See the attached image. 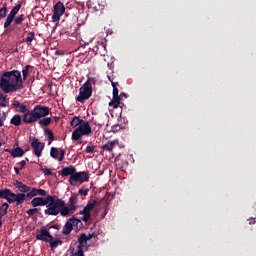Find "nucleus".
I'll use <instances>...</instances> for the list:
<instances>
[{
  "mask_svg": "<svg viewBox=\"0 0 256 256\" xmlns=\"http://www.w3.org/2000/svg\"><path fill=\"white\" fill-rule=\"evenodd\" d=\"M63 13H65V4L59 1L53 7L52 22L56 23L57 25V23L61 21V16L63 15Z\"/></svg>",
  "mask_w": 256,
  "mask_h": 256,
  "instance_id": "obj_8",
  "label": "nucleus"
},
{
  "mask_svg": "<svg viewBox=\"0 0 256 256\" xmlns=\"http://www.w3.org/2000/svg\"><path fill=\"white\" fill-rule=\"evenodd\" d=\"M253 223H255V220H253Z\"/></svg>",
  "mask_w": 256,
  "mask_h": 256,
  "instance_id": "obj_58",
  "label": "nucleus"
},
{
  "mask_svg": "<svg viewBox=\"0 0 256 256\" xmlns=\"http://www.w3.org/2000/svg\"><path fill=\"white\" fill-rule=\"evenodd\" d=\"M48 243L50 244V249L52 251H55L59 247V245H63V241L61 239H56L52 236V239L48 240Z\"/></svg>",
  "mask_w": 256,
  "mask_h": 256,
  "instance_id": "obj_19",
  "label": "nucleus"
},
{
  "mask_svg": "<svg viewBox=\"0 0 256 256\" xmlns=\"http://www.w3.org/2000/svg\"><path fill=\"white\" fill-rule=\"evenodd\" d=\"M50 111L48 106L36 105L33 110L30 109L22 115V122L26 125L37 123L43 117H47Z\"/></svg>",
  "mask_w": 256,
  "mask_h": 256,
  "instance_id": "obj_3",
  "label": "nucleus"
},
{
  "mask_svg": "<svg viewBox=\"0 0 256 256\" xmlns=\"http://www.w3.org/2000/svg\"><path fill=\"white\" fill-rule=\"evenodd\" d=\"M9 210V204L7 202H4L2 206H0V213L3 217L7 215V211Z\"/></svg>",
  "mask_w": 256,
  "mask_h": 256,
  "instance_id": "obj_34",
  "label": "nucleus"
},
{
  "mask_svg": "<svg viewBox=\"0 0 256 256\" xmlns=\"http://www.w3.org/2000/svg\"><path fill=\"white\" fill-rule=\"evenodd\" d=\"M77 207V195H72L68 200V204L65 200L56 196V217L57 215H61V217H71V215L77 211Z\"/></svg>",
  "mask_w": 256,
  "mask_h": 256,
  "instance_id": "obj_2",
  "label": "nucleus"
},
{
  "mask_svg": "<svg viewBox=\"0 0 256 256\" xmlns=\"http://www.w3.org/2000/svg\"><path fill=\"white\" fill-rule=\"evenodd\" d=\"M16 188L21 191V193H30L31 192V187L25 185L21 181H16Z\"/></svg>",
  "mask_w": 256,
  "mask_h": 256,
  "instance_id": "obj_21",
  "label": "nucleus"
},
{
  "mask_svg": "<svg viewBox=\"0 0 256 256\" xmlns=\"http://www.w3.org/2000/svg\"><path fill=\"white\" fill-rule=\"evenodd\" d=\"M0 107H7V96H4L2 93H0Z\"/></svg>",
  "mask_w": 256,
  "mask_h": 256,
  "instance_id": "obj_37",
  "label": "nucleus"
},
{
  "mask_svg": "<svg viewBox=\"0 0 256 256\" xmlns=\"http://www.w3.org/2000/svg\"><path fill=\"white\" fill-rule=\"evenodd\" d=\"M12 106L15 107V109H19V107H21V102H19V100H14Z\"/></svg>",
  "mask_w": 256,
  "mask_h": 256,
  "instance_id": "obj_44",
  "label": "nucleus"
},
{
  "mask_svg": "<svg viewBox=\"0 0 256 256\" xmlns=\"http://www.w3.org/2000/svg\"><path fill=\"white\" fill-rule=\"evenodd\" d=\"M93 84H95V78H88L79 88V94L76 96L77 103H85L88 99H91L93 95Z\"/></svg>",
  "mask_w": 256,
  "mask_h": 256,
  "instance_id": "obj_5",
  "label": "nucleus"
},
{
  "mask_svg": "<svg viewBox=\"0 0 256 256\" xmlns=\"http://www.w3.org/2000/svg\"><path fill=\"white\" fill-rule=\"evenodd\" d=\"M7 3H4L0 8V19H5L7 17Z\"/></svg>",
  "mask_w": 256,
  "mask_h": 256,
  "instance_id": "obj_33",
  "label": "nucleus"
},
{
  "mask_svg": "<svg viewBox=\"0 0 256 256\" xmlns=\"http://www.w3.org/2000/svg\"><path fill=\"white\" fill-rule=\"evenodd\" d=\"M44 175H53V172H51V169L49 168H44L42 169Z\"/></svg>",
  "mask_w": 256,
  "mask_h": 256,
  "instance_id": "obj_47",
  "label": "nucleus"
},
{
  "mask_svg": "<svg viewBox=\"0 0 256 256\" xmlns=\"http://www.w3.org/2000/svg\"><path fill=\"white\" fill-rule=\"evenodd\" d=\"M37 241H43L44 243H48L49 239H53V235H51V232L47 230L45 226L41 227L40 230H38V233L36 234Z\"/></svg>",
  "mask_w": 256,
  "mask_h": 256,
  "instance_id": "obj_12",
  "label": "nucleus"
},
{
  "mask_svg": "<svg viewBox=\"0 0 256 256\" xmlns=\"http://www.w3.org/2000/svg\"><path fill=\"white\" fill-rule=\"evenodd\" d=\"M71 231H73V226H71V224L67 220L65 225L63 226L62 235H71Z\"/></svg>",
  "mask_w": 256,
  "mask_h": 256,
  "instance_id": "obj_26",
  "label": "nucleus"
},
{
  "mask_svg": "<svg viewBox=\"0 0 256 256\" xmlns=\"http://www.w3.org/2000/svg\"><path fill=\"white\" fill-rule=\"evenodd\" d=\"M122 96H125V94L123 93Z\"/></svg>",
  "mask_w": 256,
  "mask_h": 256,
  "instance_id": "obj_57",
  "label": "nucleus"
},
{
  "mask_svg": "<svg viewBox=\"0 0 256 256\" xmlns=\"http://www.w3.org/2000/svg\"><path fill=\"white\" fill-rule=\"evenodd\" d=\"M35 32H28L27 33V36H26V39H25V43L26 45H32L33 41H35Z\"/></svg>",
  "mask_w": 256,
  "mask_h": 256,
  "instance_id": "obj_27",
  "label": "nucleus"
},
{
  "mask_svg": "<svg viewBox=\"0 0 256 256\" xmlns=\"http://www.w3.org/2000/svg\"><path fill=\"white\" fill-rule=\"evenodd\" d=\"M7 119V114L5 112H0V127L5 125V120Z\"/></svg>",
  "mask_w": 256,
  "mask_h": 256,
  "instance_id": "obj_39",
  "label": "nucleus"
},
{
  "mask_svg": "<svg viewBox=\"0 0 256 256\" xmlns=\"http://www.w3.org/2000/svg\"><path fill=\"white\" fill-rule=\"evenodd\" d=\"M96 205V200H94L93 202H88V204L84 206L83 210L80 211V215H83L81 217V220L84 221V223H88L89 219H91V211L95 209Z\"/></svg>",
  "mask_w": 256,
  "mask_h": 256,
  "instance_id": "obj_10",
  "label": "nucleus"
},
{
  "mask_svg": "<svg viewBox=\"0 0 256 256\" xmlns=\"http://www.w3.org/2000/svg\"><path fill=\"white\" fill-rule=\"evenodd\" d=\"M102 55H105V54L102 53Z\"/></svg>",
  "mask_w": 256,
  "mask_h": 256,
  "instance_id": "obj_59",
  "label": "nucleus"
},
{
  "mask_svg": "<svg viewBox=\"0 0 256 256\" xmlns=\"http://www.w3.org/2000/svg\"><path fill=\"white\" fill-rule=\"evenodd\" d=\"M16 197H17V194L10 192L9 199H11V201H13V199H16Z\"/></svg>",
  "mask_w": 256,
  "mask_h": 256,
  "instance_id": "obj_49",
  "label": "nucleus"
},
{
  "mask_svg": "<svg viewBox=\"0 0 256 256\" xmlns=\"http://www.w3.org/2000/svg\"><path fill=\"white\" fill-rule=\"evenodd\" d=\"M22 3L19 2L16 6H14L8 16L6 17V20L4 22V29H9L13 23V19L17 17V13L21 11Z\"/></svg>",
  "mask_w": 256,
  "mask_h": 256,
  "instance_id": "obj_9",
  "label": "nucleus"
},
{
  "mask_svg": "<svg viewBox=\"0 0 256 256\" xmlns=\"http://www.w3.org/2000/svg\"><path fill=\"white\" fill-rule=\"evenodd\" d=\"M26 17L25 14H20L18 16H15L13 19V23H14V27L12 29V31H21V27H19V25L23 24V21H25Z\"/></svg>",
  "mask_w": 256,
  "mask_h": 256,
  "instance_id": "obj_15",
  "label": "nucleus"
},
{
  "mask_svg": "<svg viewBox=\"0 0 256 256\" xmlns=\"http://www.w3.org/2000/svg\"><path fill=\"white\" fill-rule=\"evenodd\" d=\"M85 181H89V174L87 172L82 171V172H74V175H72L69 178V183L72 185V187H75L77 183H85Z\"/></svg>",
  "mask_w": 256,
  "mask_h": 256,
  "instance_id": "obj_7",
  "label": "nucleus"
},
{
  "mask_svg": "<svg viewBox=\"0 0 256 256\" xmlns=\"http://www.w3.org/2000/svg\"><path fill=\"white\" fill-rule=\"evenodd\" d=\"M50 157H52V159H58L59 160V149L52 147L50 149Z\"/></svg>",
  "mask_w": 256,
  "mask_h": 256,
  "instance_id": "obj_35",
  "label": "nucleus"
},
{
  "mask_svg": "<svg viewBox=\"0 0 256 256\" xmlns=\"http://www.w3.org/2000/svg\"><path fill=\"white\" fill-rule=\"evenodd\" d=\"M25 199H27V196L24 193H18L16 194V198L12 200V203H17V205H21Z\"/></svg>",
  "mask_w": 256,
  "mask_h": 256,
  "instance_id": "obj_24",
  "label": "nucleus"
},
{
  "mask_svg": "<svg viewBox=\"0 0 256 256\" xmlns=\"http://www.w3.org/2000/svg\"><path fill=\"white\" fill-rule=\"evenodd\" d=\"M32 207H44L47 205V209L44 210V215H52L56 217V196L47 195L45 198L36 197L31 201Z\"/></svg>",
  "mask_w": 256,
  "mask_h": 256,
  "instance_id": "obj_4",
  "label": "nucleus"
},
{
  "mask_svg": "<svg viewBox=\"0 0 256 256\" xmlns=\"http://www.w3.org/2000/svg\"><path fill=\"white\" fill-rule=\"evenodd\" d=\"M117 145V140L114 141H108L106 144L102 146V151H108L111 152L113 149H115V146Z\"/></svg>",
  "mask_w": 256,
  "mask_h": 256,
  "instance_id": "obj_22",
  "label": "nucleus"
},
{
  "mask_svg": "<svg viewBox=\"0 0 256 256\" xmlns=\"http://www.w3.org/2000/svg\"><path fill=\"white\" fill-rule=\"evenodd\" d=\"M68 222L71 224L72 229H74V227L77 229L79 223H81V220L79 218L72 217L68 219Z\"/></svg>",
  "mask_w": 256,
  "mask_h": 256,
  "instance_id": "obj_32",
  "label": "nucleus"
},
{
  "mask_svg": "<svg viewBox=\"0 0 256 256\" xmlns=\"http://www.w3.org/2000/svg\"><path fill=\"white\" fill-rule=\"evenodd\" d=\"M0 89L5 93H15L23 89V78H21V71L12 70L2 74L0 78Z\"/></svg>",
  "mask_w": 256,
  "mask_h": 256,
  "instance_id": "obj_1",
  "label": "nucleus"
},
{
  "mask_svg": "<svg viewBox=\"0 0 256 256\" xmlns=\"http://www.w3.org/2000/svg\"><path fill=\"white\" fill-rule=\"evenodd\" d=\"M14 147H19V142H15Z\"/></svg>",
  "mask_w": 256,
  "mask_h": 256,
  "instance_id": "obj_53",
  "label": "nucleus"
},
{
  "mask_svg": "<svg viewBox=\"0 0 256 256\" xmlns=\"http://www.w3.org/2000/svg\"><path fill=\"white\" fill-rule=\"evenodd\" d=\"M83 122H85V120L80 119L79 117H74L71 122L70 125L71 127H81V125L83 124Z\"/></svg>",
  "mask_w": 256,
  "mask_h": 256,
  "instance_id": "obj_28",
  "label": "nucleus"
},
{
  "mask_svg": "<svg viewBox=\"0 0 256 256\" xmlns=\"http://www.w3.org/2000/svg\"><path fill=\"white\" fill-rule=\"evenodd\" d=\"M90 133H92L91 125L89 121L84 120V122L72 132V141H79L81 137L89 135Z\"/></svg>",
  "mask_w": 256,
  "mask_h": 256,
  "instance_id": "obj_6",
  "label": "nucleus"
},
{
  "mask_svg": "<svg viewBox=\"0 0 256 256\" xmlns=\"http://www.w3.org/2000/svg\"><path fill=\"white\" fill-rule=\"evenodd\" d=\"M14 171H15L16 175H19V169L17 167H14Z\"/></svg>",
  "mask_w": 256,
  "mask_h": 256,
  "instance_id": "obj_52",
  "label": "nucleus"
},
{
  "mask_svg": "<svg viewBox=\"0 0 256 256\" xmlns=\"http://www.w3.org/2000/svg\"><path fill=\"white\" fill-rule=\"evenodd\" d=\"M1 145H3V144L0 142V147H1Z\"/></svg>",
  "mask_w": 256,
  "mask_h": 256,
  "instance_id": "obj_56",
  "label": "nucleus"
},
{
  "mask_svg": "<svg viewBox=\"0 0 256 256\" xmlns=\"http://www.w3.org/2000/svg\"><path fill=\"white\" fill-rule=\"evenodd\" d=\"M6 151L14 158L23 157L25 155V151L21 147H16L12 150L7 149Z\"/></svg>",
  "mask_w": 256,
  "mask_h": 256,
  "instance_id": "obj_16",
  "label": "nucleus"
},
{
  "mask_svg": "<svg viewBox=\"0 0 256 256\" xmlns=\"http://www.w3.org/2000/svg\"><path fill=\"white\" fill-rule=\"evenodd\" d=\"M44 135H45V137H47V139L49 141V145H51V143H53V141H55V135H53L52 130L45 129Z\"/></svg>",
  "mask_w": 256,
  "mask_h": 256,
  "instance_id": "obj_29",
  "label": "nucleus"
},
{
  "mask_svg": "<svg viewBox=\"0 0 256 256\" xmlns=\"http://www.w3.org/2000/svg\"><path fill=\"white\" fill-rule=\"evenodd\" d=\"M26 27H29V23L26 24Z\"/></svg>",
  "mask_w": 256,
  "mask_h": 256,
  "instance_id": "obj_54",
  "label": "nucleus"
},
{
  "mask_svg": "<svg viewBox=\"0 0 256 256\" xmlns=\"http://www.w3.org/2000/svg\"><path fill=\"white\" fill-rule=\"evenodd\" d=\"M75 171H77V169H75V166H67V167H63L61 171H59V175H61V177H73V175L75 174Z\"/></svg>",
  "mask_w": 256,
  "mask_h": 256,
  "instance_id": "obj_14",
  "label": "nucleus"
},
{
  "mask_svg": "<svg viewBox=\"0 0 256 256\" xmlns=\"http://www.w3.org/2000/svg\"><path fill=\"white\" fill-rule=\"evenodd\" d=\"M94 125H98V127H103V125H105V122L100 121V120H95Z\"/></svg>",
  "mask_w": 256,
  "mask_h": 256,
  "instance_id": "obj_48",
  "label": "nucleus"
},
{
  "mask_svg": "<svg viewBox=\"0 0 256 256\" xmlns=\"http://www.w3.org/2000/svg\"><path fill=\"white\" fill-rule=\"evenodd\" d=\"M105 119H107V116H104Z\"/></svg>",
  "mask_w": 256,
  "mask_h": 256,
  "instance_id": "obj_55",
  "label": "nucleus"
},
{
  "mask_svg": "<svg viewBox=\"0 0 256 256\" xmlns=\"http://www.w3.org/2000/svg\"><path fill=\"white\" fill-rule=\"evenodd\" d=\"M30 144L32 149H34V155L41 157L43 149H45V143L39 142V139L32 137L30 138Z\"/></svg>",
  "mask_w": 256,
  "mask_h": 256,
  "instance_id": "obj_11",
  "label": "nucleus"
},
{
  "mask_svg": "<svg viewBox=\"0 0 256 256\" xmlns=\"http://www.w3.org/2000/svg\"><path fill=\"white\" fill-rule=\"evenodd\" d=\"M39 125H41V127H47L48 125H51V118L49 117H42L38 120Z\"/></svg>",
  "mask_w": 256,
  "mask_h": 256,
  "instance_id": "obj_30",
  "label": "nucleus"
},
{
  "mask_svg": "<svg viewBox=\"0 0 256 256\" xmlns=\"http://www.w3.org/2000/svg\"><path fill=\"white\" fill-rule=\"evenodd\" d=\"M65 159V149L60 150V157L58 158V161H63Z\"/></svg>",
  "mask_w": 256,
  "mask_h": 256,
  "instance_id": "obj_46",
  "label": "nucleus"
},
{
  "mask_svg": "<svg viewBox=\"0 0 256 256\" xmlns=\"http://www.w3.org/2000/svg\"><path fill=\"white\" fill-rule=\"evenodd\" d=\"M86 153H95V146H87Z\"/></svg>",
  "mask_w": 256,
  "mask_h": 256,
  "instance_id": "obj_45",
  "label": "nucleus"
},
{
  "mask_svg": "<svg viewBox=\"0 0 256 256\" xmlns=\"http://www.w3.org/2000/svg\"><path fill=\"white\" fill-rule=\"evenodd\" d=\"M11 125H14L15 127H19L21 123H23V116L19 114H15L11 120H10Z\"/></svg>",
  "mask_w": 256,
  "mask_h": 256,
  "instance_id": "obj_20",
  "label": "nucleus"
},
{
  "mask_svg": "<svg viewBox=\"0 0 256 256\" xmlns=\"http://www.w3.org/2000/svg\"><path fill=\"white\" fill-rule=\"evenodd\" d=\"M28 110H30L25 104H21L19 107H18V113H23V115L25 113L28 112Z\"/></svg>",
  "mask_w": 256,
  "mask_h": 256,
  "instance_id": "obj_38",
  "label": "nucleus"
},
{
  "mask_svg": "<svg viewBox=\"0 0 256 256\" xmlns=\"http://www.w3.org/2000/svg\"><path fill=\"white\" fill-rule=\"evenodd\" d=\"M103 51H105V45L103 43H98L93 48V53H95V55H103Z\"/></svg>",
  "mask_w": 256,
  "mask_h": 256,
  "instance_id": "obj_25",
  "label": "nucleus"
},
{
  "mask_svg": "<svg viewBox=\"0 0 256 256\" xmlns=\"http://www.w3.org/2000/svg\"><path fill=\"white\" fill-rule=\"evenodd\" d=\"M19 165H20V169H23V167L27 165V162H25V160H22L21 162H19Z\"/></svg>",
  "mask_w": 256,
  "mask_h": 256,
  "instance_id": "obj_50",
  "label": "nucleus"
},
{
  "mask_svg": "<svg viewBox=\"0 0 256 256\" xmlns=\"http://www.w3.org/2000/svg\"><path fill=\"white\" fill-rule=\"evenodd\" d=\"M37 195H40L41 197H45L47 195V191L45 189H37V188H32L30 192L27 193L26 197L28 199H33V197H37Z\"/></svg>",
  "mask_w": 256,
  "mask_h": 256,
  "instance_id": "obj_13",
  "label": "nucleus"
},
{
  "mask_svg": "<svg viewBox=\"0 0 256 256\" xmlns=\"http://www.w3.org/2000/svg\"><path fill=\"white\" fill-rule=\"evenodd\" d=\"M87 241H89L87 239V234L83 233L79 236L78 240H77V248L78 249H83V247H87Z\"/></svg>",
  "mask_w": 256,
  "mask_h": 256,
  "instance_id": "obj_17",
  "label": "nucleus"
},
{
  "mask_svg": "<svg viewBox=\"0 0 256 256\" xmlns=\"http://www.w3.org/2000/svg\"><path fill=\"white\" fill-rule=\"evenodd\" d=\"M94 237H97L96 233L86 234V240L91 241Z\"/></svg>",
  "mask_w": 256,
  "mask_h": 256,
  "instance_id": "obj_43",
  "label": "nucleus"
},
{
  "mask_svg": "<svg viewBox=\"0 0 256 256\" xmlns=\"http://www.w3.org/2000/svg\"><path fill=\"white\" fill-rule=\"evenodd\" d=\"M113 133H117L118 131H121V126L119 124H114L112 126Z\"/></svg>",
  "mask_w": 256,
  "mask_h": 256,
  "instance_id": "obj_42",
  "label": "nucleus"
},
{
  "mask_svg": "<svg viewBox=\"0 0 256 256\" xmlns=\"http://www.w3.org/2000/svg\"><path fill=\"white\" fill-rule=\"evenodd\" d=\"M51 229H59V224H54L53 226H51Z\"/></svg>",
  "mask_w": 256,
  "mask_h": 256,
  "instance_id": "obj_51",
  "label": "nucleus"
},
{
  "mask_svg": "<svg viewBox=\"0 0 256 256\" xmlns=\"http://www.w3.org/2000/svg\"><path fill=\"white\" fill-rule=\"evenodd\" d=\"M10 195H11V190L9 188L0 190V199H6V201H8V203H13V200H11L9 198Z\"/></svg>",
  "mask_w": 256,
  "mask_h": 256,
  "instance_id": "obj_18",
  "label": "nucleus"
},
{
  "mask_svg": "<svg viewBox=\"0 0 256 256\" xmlns=\"http://www.w3.org/2000/svg\"><path fill=\"white\" fill-rule=\"evenodd\" d=\"M79 195H81L82 197H87L89 195V188H85L83 187L82 189H80L78 191Z\"/></svg>",
  "mask_w": 256,
  "mask_h": 256,
  "instance_id": "obj_40",
  "label": "nucleus"
},
{
  "mask_svg": "<svg viewBox=\"0 0 256 256\" xmlns=\"http://www.w3.org/2000/svg\"><path fill=\"white\" fill-rule=\"evenodd\" d=\"M39 209L38 208H32L26 211L27 215H29V217H32V215H35V213H38Z\"/></svg>",
  "mask_w": 256,
  "mask_h": 256,
  "instance_id": "obj_41",
  "label": "nucleus"
},
{
  "mask_svg": "<svg viewBox=\"0 0 256 256\" xmlns=\"http://www.w3.org/2000/svg\"><path fill=\"white\" fill-rule=\"evenodd\" d=\"M29 69H31V65H26L22 70L23 80L26 81L27 77H29Z\"/></svg>",
  "mask_w": 256,
  "mask_h": 256,
  "instance_id": "obj_36",
  "label": "nucleus"
},
{
  "mask_svg": "<svg viewBox=\"0 0 256 256\" xmlns=\"http://www.w3.org/2000/svg\"><path fill=\"white\" fill-rule=\"evenodd\" d=\"M109 81H111V85L113 87V97H118L119 96V89L117 88V86L119 85V82H113V80H111V77H108Z\"/></svg>",
  "mask_w": 256,
  "mask_h": 256,
  "instance_id": "obj_31",
  "label": "nucleus"
},
{
  "mask_svg": "<svg viewBox=\"0 0 256 256\" xmlns=\"http://www.w3.org/2000/svg\"><path fill=\"white\" fill-rule=\"evenodd\" d=\"M121 105V96H113L112 100L109 102V106L117 109Z\"/></svg>",
  "mask_w": 256,
  "mask_h": 256,
  "instance_id": "obj_23",
  "label": "nucleus"
}]
</instances>
